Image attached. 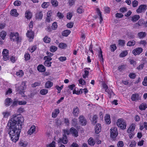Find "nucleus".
Instances as JSON below:
<instances>
[{"mask_svg":"<svg viewBox=\"0 0 147 147\" xmlns=\"http://www.w3.org/2000/svg\"><path fill=\"white\" fill-rule=\"evenodd\" d=\"M24 121V118L21 115H13L9 121L8 134L13 142H16L19 139Z\"/></svg>","mask_w":147,"mask_h":147,"instance_id":"nucleus-1","label":"nucleus"},{"mask_svg":"<svg viewBox=\"0 0 147 147\" xmlns=\"http://www.w3.org/2000/svg\"><path fill=\"white\" fill-rule=\"evenodd\" d=\"M26 88V82H22L21 84H16V91L22 96H24V90Z\"/></svg>","mask_w":147,"mask_h":147,"instance_id":"nucleus-2","label":"nucleus"},{"mask_svg":"<svg viewBox=\"0 0 147 147\" xmlns=\"http://www.w3.org/2000/svg\"><path fill=\"white\" fill-rule=\"evenodd\" d=\"M10 37L11 40L16 42L17 43L21 42L22 38L20 36L18 32L11 33L10 35Z\"/></svg>","mask_w":147,"mask_h":147,"instance_id":"nucleus-3","label":"nucleus"},{"mask_svg":"<svg viewBox=\"0 0 147 147\" xmlns=\"http://www.w3.org/2000/svg\"><path fill=\"white\" fill-rule=\"evenodd\" d=\"M117 126L122 129H126L127 124L126 121L122 118L118 119L117 121Z\"/></svg>","mask_w":147,"mask_h":147,"instance_id":"nucleus-4","label":"nucleus"},{"mask_svg":"<svg viewBox=\"0 0 147 147\" xmlns=\"http://www.w3.org/2000/svg\"><path fill=\"white\" fill-rule=\"evenodd\" d=\"M63 132L65 135L71 134L75 137H77L78 136L77 131L73 127L71 128L69 130L67 129H64Z\"/></svg>","mask_w":147,"mask_h":147,"instance_id":"nucleus-5","label":"nucleus"},{"mask_svg":"<svg viewBox=\"0 0 147 147\" xmlns=\"http://www.w3.org/2000/svg\"><path fill=\"white\" fill-rule=\"evenodd\" d=\"M111 136L113 138H115L118 135V131L116 127H113L111 129Z\"/></svg>","mask_w":147,"mask_h":147,"instance_id":"nucleus-6","label":"nucleus"},{"mask_svg":"<svg viewBox=\"0 0 147 147\" xmlns=\"http://www.w3.org/2000/svg\"><path fill=\"white\" fill-rule=\"evenodd\" d=\"M3 59L5 61H7L9 59V51L6 49H4L2 51Z\"/></svg>","mask_w":147,"mask_h":147,"instance_id":"nucleus-7","label":"nucleus"},{"mask_svg":"<svg viewBox=\"0 0 147 147\" xmlns=\"http://www.w3.org/2000/svg\"><path fill=\"white\" fill-rule=\"evenodd\" d=\"M36 126L34 125H32L28 130L27 133L28 135H31L33 134L36 133Z\"/></svg>","mask_w":147,"mask_h":147,"instance_id":"nucleus-8","label":"nucleus"},{"mask_svg":"<svg viewBox=\"0 0 147 147\" xmlns=\"http://www.w3.org/2000/svg\"><path fill=\"white\" fill-rule=\"evenodd\" d=\"M147 9V6L146 5H141L139 6L136 11L138 13H141L144 10Z\"/></svg>","mask_w":147,"mask_h":147,"instance_id":"nucleus-9","label":"nucleus"},{"mask_svg":"<svg viewBox=\"0 0 147 147\" xmlns=\"http://www.w3.org/2000/svg\"><path fill=\"white\" fill-rule=\"evenodd\" d=\"M143 51V49L140 47H138L134 49L132 51L133 53L136 55H140Z\"/></svg>","mask_w":147,"mask_h":147,"instance_id":"nucleus-10","label":"nucleus"},{"mask_svg":"<svg viewBox=\"0 0 147 147\" xmlns=\"http://www.w3.org/2000/svg\"><path fill=\"white\" fill-rule=\"evenodd\" d=\"M79 123L82 125H85L86 124V120L84 117L80 115L79 117Z\"/></svg>","mask_w":147,"mask_h":147,"instance_id":"nucleus-11","label":"nucleus"},{"mask_svg":"<svg viewBox=\"0 0 147 147\" xmlns=\"http://www.w3.org/2000/svg\"><path fill=\"white\" fill-rule=\"evenodd\" d=\"M26 35L27 37L30 39L32 40L34 38V33L30 29L29 30H28Z\"/></svg>","mask_w":147,"mask_h":147,"instance_id":"nucleus-12","label":"nucleus"},{"mask_svg":"<svg viewBox=\"0 0 147 147\" xmlns=\"http://www.w3.org/2000/svg\"><path fill=\"white\" fill-rule=\"evenodd\" d=\"M67 140L65 135H63L62 138H59L58 141L59 143H63L64 144H66L67 143Z\"/></svg>","mask_w":147,"mask_h":147,"instance_id":"nucleus-13","label":"nucleus"},{"mask_svg":"<svg viewBox=\"0 0 147 147\" xmlns=\"http://www.w3.org/2000/svg\"><path fill=\"white\" fill-rule=\"evenodd\" d=\"M12 100L10 98H6L4 101V104L6 107L9 106L12 102Z\"/></svg>","mask_w":147,"mask_h":147,"instance_id":"nucleus-14","label":"nucleus"},{"mask_svg":"<svg viewBox=\"0 0 147 147\" xmlns=\"http://www.w3.org/2000/svg\"><path fill=\"white\" fill-rule=\"evenodd\" d=\"M136 125L134 123H132L129 126L127 130V132L130 134L134 131Z\"/></svg>","mask_w":147,"mask_h":147,"instance_id":"nucleus-15","label":"nucleus"},{"mask_svg":"<svg viewBox=\"0 0 147 147\" xmlns=\"http://www.w3.org/2000/svg\"><path fill=\"white\" fill-rule=\"evenodd\" d=\"M101 125L99 123L97 124L95 127V132L96 134H98L101 131Z\"/></svg>","mask_w":147,"mask_h":147,"instance_id":"nucleus-16","label":"nucleus"},{"mask_svg":"<svg viewBox=\"0 0 147 147\" xmlns=\"http://www.w3.org/2000/svg\"><path fill=\"white\" fill-rule=\"evenodd\" d=\"M25 17L28 19H30L32 18V13L29 10L26 11L25 14Z\"/></svg>","mask_w":147,"mask_h":147,"instance_id":"nucleus-17","label":"nucleus"},{"mask_svg":"<svg viewBox=\"0 0 147 147\" xmlns=\"http://www.w3.org/2000/svg\"><path fill=\"white\" fill-rule=\"evenodd\" d=\"M105 120L106 123L110 124L111 123L110 115L109 114H106L105 117Z\"/></svg>","mask_w":147,"mask_h":147,"instance_id":"nucleus-18","label":"nucleus"},{"mask_svg":"<svg viewBox=\"0 0 147 147\" xmlns=\"http://www.w3.org/2000/svg\"><path fill=\"white\" fill-rule=\"evenodd\" d=\"M140 99V97L139 96V95L138 94H133L131 97V99L133 101L138 100Z\"/></svg>","mask_w":147,"mask_h":147,"instance_id":"nucleus-19","label":"nucleus"},{"mask_svg":"<svg viewBox=\"0 0 147 147\" xmlns=\"http://www.w3.org/2000/svg\"><path fill=\"white\" fill-rule=\"evenodd\" d=\"M37 70L40 72H44L46 70L45 67L42 65H39L37 68Z\"/></svg>","mask_w":147,"mask_h":147,"instance_id":"nucleus-20","label":"nucleus"},{"mask_svg":"<svg viewBox=\"0 0 147 147\" xmlns=\"http://www.w3.org/2000/svg\"><path fill=\"white\" fill-rule=\"evenodd\" d=\"M10 14L11 16L15 17H17L19 14L17 10L15 9H13L11 10Z\"/></svg>","mask_w":147,"mask_h":147,"instance_id":"nucleus-21","label":"nucleus"},{"mask_svg":"<svg viewBox=\"0 0 147 147\" xmlns=\"http://www.w3.org/2000/svg\"><path fill=\"white\" fill-rule=\"evenodd\" d=\"M139 108L141 110H145L147 108V105L145 103H142L139 106Z\"/></svg>","mask_w":147,"mask_h":147,"instance_id":"nucleus-22","label":"nucleus"},{"mask_svg":"<svg viewBox=\"0 0 147 147\" xmlns=\"http://www.w3.org/2000/svg\"><path fill=\"white\" fill-rule=\"evenodd\" d=\"M53 85V83L50 81H47L45 84V87L48 88H51Z\"/></svg>","mask_w":147,"mask_h":147,"instance_id":"nucleus-23","label":"nucleus"},{"mask_svg":"<svg viewBox=\"0 0 147 147\" xmlns=\"http://www.w3.org/2000/svg\"><path fill=\"white\" fill-rule=\"evenodd\" d=\"M59 112V110L58 109H55L52 113V117L54 118L56 117Z\"/></svg>","mask_w":147,"mask_h":147,"instance_id":"nucleus-24","label":"nucleus"},{"mask_svg":"<svg viewBox=\"0 0 147 147\" xmlns=\"http://www.w3.org/2000/svg\"><path fill=\"white\" fill-rule=\"evenodd\" d=\"M18 57L14 55L11 56L9 59L11 62L13 63H14L17 60Z\"/></svg>","mask_w":147,"mask_h":147,"instance_id":"nucleus-25","label":"nucleus"},{"mask_svg":"<svg viewBox=\"0 0 147 147\" xmlns=\"http://www.w3.org/2000/svg\"><path fill=\"white\" fill-rule=\"evenodd\" d=\"M67 46V45L65 43L61 42L59 44L58 47L61 49H65Z\"/></svg>","mask_w":147,"mask_h":147,"instance_id":"nucleus-26","label":"nucleus"},{"mask_svg":"<svg viewBox=\"0 0 147 147\" xmlns=\"http://www.w3.org/2000/svg\"><path fill=\"white\" fill-rule=\"evenodd\" d=\"M96 11L97 12V13L98 15L100 16V23H101L102 22L103 20L102 17V16L101 12L100 10V9L98 8H97L96 9Z\"/></svg>","mask_w":147,"mask_h":147,"instance_id":"nucleus-27","label":"nucleus"},{"mask_svg":"<svg viewBox=\"0 0 147 147\" xmlns=\"http://www.w3.org/2000/svg\"><path fill=\"white\" fill-rule=\"evenodd\" d=\"M24 72L22 70H19L16 73V76L19 77H22L24 75Z\"/></svg>","mask_w":147,"mask_h":147,"instance_id":"nucleus-28","label":"nucleus"},{"mask_svg":"<svg viewBox=\"0 0 147 147\" xmlns=\"http://www.w3.org/2000/svg\"><path fill=\"white\" fill-rule=\"evenodd\" d=\"M140 16L139 15H135L132 17L131 21L133 22H134L137 21L140 18Z\"/></svg>","mask_w":147,"mask_h":147,"instance_id":"nucleus-29","label":"nucleus"},{"mask_svg":"<svg viewBox=\"0 0 147 147\" xmlns=\"http://www.w3.org/2000/svg\"><path fill=\"white\" fill-rule=\"evenodd\" d=\"M89 72L87 70L84 69V72L83 74L82 77L84 78H86L88 77Z\"/></svg>","mask_w":147,"mask_h":147,"instance_id":"nucleus-30","label":"nucleus"},{"mask_svg":"<svg viewBox=\"0 0 147 147\" xmlns=\"http://www.w3.org/2000/svg\"><path fill=\"white\" fill-rule=\"evenodd\" d=\"M84 11V9L82 6L78 7L77 9V12L79 13H82Z\"/></svg>","mask_w":147,"mask_h":147,"instance_id":"nucleus-31","label":"nucleus"},{"mask_svg":"<svg viewBox=\"0 0 147 147\" xmlns=\"http://www.w3.org/2000/svg\"><path fill=\"white\" fill-rule=\"evenodd\" d=\"M20 145L22 147H26L28 145V143L26 142L22 141L20 142Z\"/></svg>","mask_w":147,"mask_h":147,"instance_id":"nucleus-32","label":"nucleus"},{"mask_svg":"<svg viewBox=\"0 0 147 147\" xmlns=\"http://www.w3.org/2000/svg\"><path fill=\"white\" fill-rule=\"evenodd\" d=\"M43 14L41 12H39L36 14V18L38 20L41 19L42 17Z\"/></svg>","mask_w":147,"mask_h":147,"instance_id":"nucleus-33","label":"nucleus"},{"mask_svg":"<svg viewBox=\"0 0 147 147\" xmlns=\"http://www.w3.org/2000/svg\"><path fill=\"white\" fill-rule=\"evenodd\" d=\"M79 111L78 108L77 107H75L74 108L73 111V113L74 115L77 116L79 114Z\"/></svg>","mask_w":147,"mask_h":147,"instance_id":"nucleus-34","label":"nucleus"},{"mask_svg":"<svg viewBox=\"0 0 147 147\" xmlns=\"http://www.w3.org/2000/svg\"><path fill=\"white\" fill-rule=\"evenodd\" d=\"M71 32V31L69 30H64L62 33V35L63 36H67Z\"/></svg>","mask_w":147,"mask_h":147,"instance_id":"nucleus-35","label":"nucleus"},{"mask_svg":"<svg viewBox=\"0 0 147 147\" xmlns=\"http://www.w3.org/2000/svg\"><path fill=\"white\" fill-rule=\"evenodd\" d=\"M6 35V32L3 31H2L0 33V36L2 38L3 40H4Z\"/></svg>","mask_w":147,"mask_h":147,"instance_id":"nucleus-36","label":"nucleus"},{"mask_svg":"<svg viewBox=\"0 0 147 147\" xmlns=\"http://www.w3.org/2000/svg\"><path fill=\"white\" fill-rule=\"evenodd\" d=\"M3 114L4 118H7L10 116V113L9 112L5 111L3 112Z\"/></svg>","mask_w":147,"mask_h":147,"instance_id":"nucleus-37","label":"nucleus"},{"mask_svg":"<svg viewBox=\"0 0 147 147\" xmlns=\"http://www.w3.org/2000/svg\"><path fill=\"white\" fill-rule=\"evenodd\" d=\"M88 144L91 146H93L95 144V142L92 138H90L88 140Z\"/></svg>","mask_w":147,"mask_h":147,"instance_id":"nucleus-38","label":"nucleus"},{"mask_svg":"<svg viewBox=\"0 0 147 147\" xmlns=\"http://www.w3.org/2000/svg\"><path fill=\"white\" fill-rule=\"evenodd\" d=\"M48 92V90L46 89H42L40 90V93L42 95L46 94Z\"/></svg>","mask_w":147,"mask_h":147,"instance_id":"nucleus-39","label":"nucleus"},{"mask_svg":"<svg viewBox=\"0 0 147 147\" xmlns=\"http://www.w3.org/2000/svg\"><path fill=\"white\" fill-rule=\"evenodd\" d=\"M51 2L54 7H57L58 5V2L57 0H51Z\"/></svg>","mask_w":147,"mask_h":147,"instance_id":"nucleus-40","label":"nucleus"},{"mask_svg":"<svg viewBox=\"0 0 147 147\" xmlns=\"http://www.w3.org/2000/svg\"><path fill=\"white\" fill-rule=\"evenodd\" d=\"M57 49V47L55 46H52L50 47V50L51 52H54Z\"/></svg>","mask_w":147,"mask_h":147,"instance_id":"nucleus-41","label":"nucleus"},{"mask_svg":"<svg viewBox=\"0 0 147 147\" xmlns=\"http://www.w3.org/2000/svg\"><path fill=\"white\" fill-rule=\"evenodd\" d=\"M129 147H135L136 144V142L132 140L129 143Z\"/></svg>","mask_w":147,"mask_h":147,"instance_id":"nucleus-42","label":"nucleus"},{"mask_svg":"<svg viewBox=\"0 0 147 147\" xmlns=\"http://www.w3.org/2000/svg\"><path fill=\"white\" fill-rule=\"evenodd\" d=\"M36 47L35 46H32L28 48L29 51L31 53L33 52L36 49Z\"/></svg>","mask_w":147,"mask_h":147,"instance_id":"nucleus-43","label":"nucleus"},{"mask_svg":"<svg viewBox=\"0 0 147 147\" xmlns=\"http://www.w3.org/2000/svg\"><path fill=\"white\" fill-rule=\"evenodd\" d=\"M146 34V33L143 32H141L138 33V36L140 38H142L145 37Z\"/></svg>","mask_w":147,"mask_h":147,"instance_id":"nucleus-44","label":"nucleus"},{"mask_svg":"<svg viewBox=\"0 0 147 147\" xmlns=\"http://www.w3.org/2000/svg\"><path fill=\"white\" fill-rule=\"evenodd\" d=\"M98 57L99 58L100 61L101 63H102L103 62V59L102 55V52L101 51H100Z\"/></svg>","mask_w":147,"mask_h":147,"instance_id":"nucleus-45","label":"nucleus"},{"mask_svg":"<svg viewBox=\"0 0 147 147\" xmlns=\"http://www.w3.org/2000/svg\"><path fill=\"white\" fill-rule=\"evenodd\" d=\"M43 40L46 43H49L51 41V39L47 36H45L43 39Z\"/></svg>","mask_w":147,"mask_h":147,"instance_id":"nucleus-46","label":"nucleus"},{"mask_svg":"<svg viewBox=\"0 0 147 147\" xmlns=\"http://www.w3.org/2000/svg\"><path fill=\"white\" fill-rule=\"evenodd\" d=\"M136 44V42L135 41H129L127 44V45L129 46H131L134 45Z\"/></svg>","mask_w":147,"mask_h":147,"instance_id":"nucleus-47","label":"nucleus"},{"mask_svg":"<svg viewBox=\"0 0 147 147\" xmlns=\"http://www.w3.org/2000/svg\"><path fill=\"white\" fill-rule=\"evenodd\" d=\"M128 52L127 51H124L122 52L120 55V56L121 57H125L127 54Z\"/></svg>","mask_w":147,"mask_h":147,"instance_id":"nucleus-48","label":"nucleus"},{"mask_svg":"<svg viewBox=\"0 0 147 147\" xmlns=\"http://www.w3.org/2000/svg\"><path fill=\"white\" fill-rule=\"evenodd\" d=\"M52 63L49 61H45L44 62V64L45 66L48 67H50L51 66Z\"/></svg>","mask_w":147,"mask_h":147,"instance_id":"nucleus-49","label":"nucleus"},{"mask_svg":"<svg viewBox=\"0 0 147 147\" xmlns=\"http://www.w3.org/2000/svg\"><path fill=\"white\" fill-rule=\"evenodd\" d=\"M78 81L79 84L82 85H84L86 84V82L82 78H81L79 79Z\"/></svg>","mask_w":147,"mask_h":147,"instance_id":"nucleus-50","label":"nucleus"},{"mask_svg":"<svg viewBox=\"0 0 147 147\" xmlns=\"http://www.w3.org/2000/svg\"><path fill=\"white\" fill-rule=\"evenodd\" d=\"M110 48L111 51L113 52H114L117 49V47L115 44L111 45Z\"/></svg>","mask_w":147,"mask_h":147,"instance_id":"nucleus-51","label":"nucleus"},{"mask_svg":"<svg viewBox=\"0 0 147 147\" xmlns=\"http://www.w3.org/2000/svg\"><path fill=\"white\" fill-rule=\"evenodd\" d=\"M97 118V117L96 115H94L92 118V123L93 124H94L96 122V119Z\"/></svg>","mask_w":147,"mask_h":147,"instance_id":"nucleus-52","label":"nucleus"},{"mask_svg":"<svg viewBox=\"0 0 147 147\" xmlns=\"http://www.w3.org/2000/svg\"><path fill=\"white\" fill-rule=\"evenodd\" d=\"M68 88L70 90H73V91L76 88L75 85L74 84L69 85L68 86Z\"/></svg>","mask_w":147,"mask_h":147,"instance_id":"nucleus-53","label":"nucleus"},{"mask_svg":"<svg viewBox=\"0 0 147 147\" xmlns=\"http://www.w3.org/2000/svg\"><path fill=\"white\" fill-rule=\"evenodd\" d=\"M132 6L134 7H135L138 5V2L137 1L134 0L132 2Z\"/></svg>","mask_w":147,"mask_h":147,"instance_id":"nucleus-54","label":"nucleus"},{"mask_svg":"<svg viewBox=\"0 0 147 147\" xmlns=\"http://www.w3.org/2000/svg\"><path fill=\"white\" fill-rule=\"evenodd\" d=\"M49 5V2H44L42 5V7L44 8H46Z\"/></svg>","mask_w":147,"mask_h":147,"instance_id":"nucleus-55","label":"nucleus"},{"mask_svg":"<svg viewBox=\"0 0 147 147\" xmlns=\"http://www.w3.org/2000/svg\"><path fill=\"white\" fill-rule=\"evenodd\" d=\"M47 147H55V142L53 141L51 144L47 145Z\"/></svg>","mask_w":147,"mask_h":147,"instance_id":"nucleus-56","label":"nucleus"},{"mask_svg":"<svg viewBox=\"0 0 147 147\" xmlns=\"http://www.w3.org/2000/svg\"><path fill=\"white\" fill-rule=\"evenodd\" d=\"M129 76L130 78L134 79L136 78V75L135 73H131L129 74Z\"/></svg>","mask_w":147,"mask_h":147,"instance_id":"nucleus-57","label":"nucleus"},{"mask_svg":"<svg viewBox=\"0 0 147 147\" xmlns=\"http://www.w3.org/2000/svg\"><path fill=\"white\" fill-rule=\"evenodd\" d=\"M52 131V129L51 128H50V129L49 130H47L46 132V134L47 136H48V137H49L50 136L51 134Z\"/></svg>","mask_w":147,"mask_h":147,"instance_id":"nucleus-58","label":"nucleus"},{"mask_svg":"<svg viewBox=\"0 0 147 147\" xmlns=\"http://www.w3.org/2000/svg\"><path fill=\"white\" fill-rule=\"evenodd\" d=\"M57 16L59 19L63 18L64 17V16L63 15V14L60 12H58L57 13Z\"/></svg>","mask_w":147,"mask_h":147,"instance_id":"nucleus-59","label":"nucleus"},{"mask_svg":"<svg viewBox=\"0 0 147 147\" xmlns=\"http://www.w3.org/2000/svg\"><path fill=\"white\" fill-rule=\"evenodd\" d=\"M72 125L74 126H76L77 124V121L76 119H73L72 122Z\"/></svg>","mask_w":147,"mask_h":147,"instance_id":"nucleus-60","label":"nucleus"},{"mask_svg":"<svg viewBox=\"0 0 147 147\" xmlns=\"http://www.w3.org/2000/svg\"><path fill=\"white\" fill-rule=\"evenodd\" d=\"M105 91L110 96H111L113 94L112 90L109 89H106Z\"/></svg>","mask_w":147,"mask_h":147,"instance_id":"nucleus-61","label":"nucleus"},{"mask_svg":"<svg viewBox=\"0 0 147 147\" xmlns=\"http://www.w3.org/2000/svg\"><path fill=\"white\" fill-rule=\"evenodd\" d=\"M21 3V2L19 1H15L13 4L15 6H20Z\"/></svg>","mask_w":147,"mask_h":147,"instance_id":"nucleus-62","label":"nucleus"},{"mask_svg":"<svg viewBox=\"0 0 147 147\" xmlns=\"http://www.w3.org/2000/svg\"><path fill=\"white\" fill-rule=\"evenodd\" d=\"M57 27V25L56 22H54L52 26V28L53 30H55Z\"/></svg>","mask_w":147,"mask_h":147,"instance_id":"nucleus-63","label":"nucleus"},{"mask_svg":"<svg viewBox=\"0 0 147 147\" xmlns=\"http://www.w3.org/2000/svg\"><path fill=\"white\" fill-rule=\"evenodd\" d=\"M142 84L144 86H147V76L145 77L144 81L142 82Z\"/></svg>","mask_w":147,"mask_h":147,"instance_id":"nucleus-64","label":"nucleus"}]
</instances>
